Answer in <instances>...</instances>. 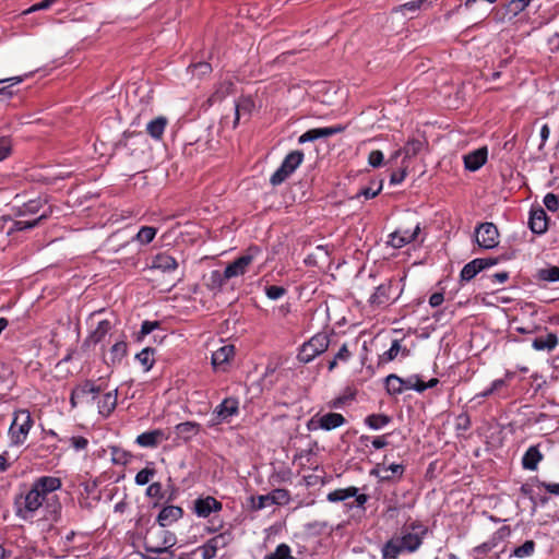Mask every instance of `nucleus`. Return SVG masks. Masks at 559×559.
<instances>
[{"label": "nucleus", "mask_w": 559, "mask_h": 559, "mask_svg": "<svg viewBox=\"0 0 559 559\" xmlns=\"http://www.w3.org/2000/svg\"><path fill=\"white\" fill-rule=\"evenodd\" d=\"M61 486L62 481L59 477L40 476L36 478L27 490L15 496V515L21 520L32 521L39 510H43L45 520L57 522L61 512V503L53 492Z\"/></svg>", "instance_id": "1"}, {"label": "nucleus", "mask_w": 559, "mask_h": 559, "mask_svg": "<svg viewBox=\"0 0 559 559\" xmlns=\"http://www.w3.org/2000/svg\"><path fill=\"white\" fill-rule=\"evenodd\" d=\"M156 533L153 530H148L144 537V549L152 556L150 559H173L174 551L171 548L177 543V537L174 533L167 530H160L158 532L162 542H155Z\"/></svg>", "instance_id": "2"}, {"label": "nucleus", "mask_w": 559, "mask_h": 559, "mask_svg": "<svg viewBox=\"0 0 559 559\" xmlns=\"http://www.w3.org/2000/svg\"><path fill=\"white\" fill-rule=\"evenodd\" d=\"M329 334L325 332L317 333L308 342L302 344L297 358L300 362L308 364L317 356L323 354L329 348Z\"/></svg>", "instance_id": "3"}, {"label": "nucleus", "mask_w": 559, "mask_h": 559, "mask_svg": "<svg viewBox=\"0 0 559 559\" xmlns=\"http://www.w3.org/2000/svg\"><path fill=\"white\" fill-rule=\"evenodd\" d=\"M32 426L33 419L29 412L26 409L16 411L9 428L11 443L14 445L24 443Z\"/></svg>", "instance_id": "4"}, {"label": "nucleus", "mask_w": 559, "mask_h": 559, "mask_svg": "<svg viewBox=\"0 0 559 559\" xmlns=\"http://www.w3.org/2000/svg\"><path fill=\"white\" fill-rule=\"evenodd\" d=\"M304 153L301 151H293L282 162L277 170L271 176L270 182L272 186H280L283 183L302 163Z\"/></svg>", "instance_id": "5"}, {"label": "nucleus", "mask_w": 559, "mask_h": 559, "mask_svg": "<svg viewBox=\"0 0 559 559\" xmlns=\"http://www.w3.org/2000/svg\"><path fill=\"white\" fill-rule=\"evenodd\" d=\"M261 254V249L257 246L249 247L248 250L234 262L229 263L224 270V277H237L247 272L248 266Z\"/></svg>", "instance_id": "6"}, {"label": "nucleus", "mask_w": 559, "mask_h": 559, "mask_svg": "<svg viewBox=\"0 0 559 559\" xmlns=\"http://www.w3.org/2000/svg\"><path fill=\"white\" fill-rule=\"evenodd\" d=\"M251 508L262 510L271 506H285L290 501V493L287 489L277 488L266 495L251 497Z\"/></svg>", "instance_id": "7"}, {"label": "nucleus", "mask_w": 559, "mask_h": 559, "mask_svg": "<svg viewBox=\"0 0 559 559\" xmlns=\"http://www.w3.org/2000/svg\"><path fill=\"white\" fill-rule=\"evenodd\" d=\"M239 412V402L235 397H226L217 405L212 412L209 420L210 427L218 426L223 423H228L229 419L237 415Z\"/></svg>", "instance_id": "8"}, {"label": "nucleus", "mask_w": 559, "mask_h": 559, "mask_svg": "<svg viewBox=\"0 0 559 559\" xmlns=\"http://www.w3.org/2000/svg\"><path fill=\"white\" fill-rule=\"evenodd\" d=\"M346 424L345 417L340 413H326L323 415L316 414L307 424L308 430L322 429L325 431L333 430Z\"/></svg>", "instance_id": "9"}, {"label": "nucleus", "mask_w": 559, "mask_h": 559, "mask_svg": "<svg viewBox=\"0 0 559 559\" xmlns=\"http://www.w3.org/2000/svg\"><path fill=\"white\" fill-rule=\"evenodd\" d=\"M475 240L483 249H493L499 245V231L493 223H481L475 228Z\"/></svg>", "instance_id": "10"}, {"label": "nucleus", "mask_w": 559, "mask_h": 559, "mask_svg": "<svg viewBox=\"0 0 559 559\" xmlns=\"http://www.w3.org/2000/svg\"><path fill=\"white\" fill-rule=\"evenodd\" d=\"M393 280H386L378 285L370 295L368 302L372 308H380L394 302L399 295L392 298Z\"/></svg>", "instance_id": "11"}, {"label": "nucleus", "mask_w": 559, "mask_h": 559, "mask_svg": "<svg viewBox=\"0 0 559 559\" xmlns=\"http://www.w3.org/2000/svg\"><path fill=\"white\" fill-rule=\"evenodd\" d=\"M358 491L359 489L354 486L340 488L329 492L326 499L330 502H342L346 501L348 498H355V506L365 509V504L369 497L365 493H358Z\"/></svg>", "instance_id": "12"}, {"label": "nucleus", "mask_w": 559, "mask_h": 559, "mask_svg": "<svg viewBox=\"0 0 559 559\" xmlns=\"http://www.w3.org/2000/svg\"><path fill=\"white\" fill-rule=\"evenodd\" d=\"M233 540V534L229 531L219 533L214 537L210 538L202 546V557L203 559H213L215 558L217 551L227 547Z\"/></svg>", "instance_id": "13"}, {"label": "nucleus", "mask_w": 559, "mask_h": 559, "mask_svg": "<svg viewBox=\"0 0 559 559\" xmlns=\"http://www.w3.org/2000/svg\"><path fill=\"white\" fill-rule=\"evenodd\" d=\"M420 231V224L417 223L413 228L400 227L389 236L388 243L393 248L400 249L414 241Z\"/></svg>", "instance_id": "14"}, {"label": "nucleus", "mask_w": 559, "mask_h": 559, "mask_svg": "<svg viewBox=\"0 0 559 559\" xmlns=\"http://www.w3.org/2000/svg\"><path fill=\"white\" fill-rule=\"evenodd\" d=\"M222 509V502L212 496L200 497L193 501V512L199 518H209L212 513L219 512Z\"/></svg>", "instance_id": "15"}, {"label": "nucleus", "mask_w": 559, "mask_h": 559, "mask_svg": "<svg viewBox=\"0 0 559 559\" xmlns=\"http://www.w3.org/2000/svg\"><path fill=\"white\" fill-rule=\"evenodd\" d=\"M235 355L234 345H224L213 352L212 354V366L215 371H226L230 359Z\"/></svg>", "instance_id": "16"}, {"label": "nucleus", "mask_w": 559, "mask_h": 559, "mask_svg": "<svg viewBox=\"0 0 559 559\" xmlns=\"http://www.w3.org/2000/svg\"><path fill=\"white\" fill-rule=\"evenodd\" d=\"M344 130H345V127L341 126V124L333 126V127L310 129L299 136L298 142L300 144H304L306 142L314 141L320 138H329V136L335 135L337 133H341Z\"/></svg>", "instance_id": "17"}, {"label": "nucleus", "mask_w": 559, "mask_h": 559, "mask_svg": "<svg viewBox=\"0 0 559 559\" xmlns=\"http://www.w3.org/2000/svg\"><path fill=\"white\" fill-rule=\"evenodd\" d=\"M183 515V510L178 506H166L164 507L157 518L156 522L164 530L167 526H170Z\"/></svg>", "instance_id": "18"}, {"label": "nucleus", "mask_w": 559, "mask_h": 559, "mask_svg": "<svg viewBox=\"0 0 559 559\" xmlns=\"http://www.w3.org/2000/svg\"><path fill=\"white\" fill-rule=\"evenodd\" d=\"M111 330V322L109 320H102L97 323V326L91 331L85 341L83 342L82 347H90L99 344L105 336Z\"/></svg>", "instance_id": "19"}, {"label": "nucleus", "mask_w": 559, "mask_h": 559, "mask_svg": "<svg viewBox=\"0 0 559 559\" xmlns=\"http://www.w3.org/2000/svg\"><path fill=\"white\" fill-rule=\"evenodd\" d=\"M167 440L162 429H154L139 435L135 442L142 448H157L162 441Z\"/></svg>", "instance_id": "20"}, {"label": "nucleus", "mask_w": 559, "mask_h": 559, "mask_svg": "<svg viewBox=\"0 0 559 559\" xmlns=\"http://www.w3.org/2000/svg\"><path fill=\"white\" fill-rule=\"evenodd\" d=\"M528 225L534 234L542 235L547 230V214L543 207L531 210Z\"/></svg>", "instance_id": "21"}, {"label": "nucleus", "mask_w": 559, "mask_h": 559, "mask_svg": "<svg viewBox=\"0 0 559 559\" xmlns=\"http://www.w3.org/2000/svg\"><path fill=\"white\" fill-rule=\"evenodd\" d=\"M488 150L486 146L479 147L464 155L465 168L471 171L478 170L487 160Z\"/></svg>", "instance_id": "22"}, {"label": "nucleus", "mask_w": 559, "mask_h": 559, "mask_svg": "<svg viewBox=\"0 0 559 559\" xmlns=\"http://www.w3.org/2000/svg\"><path fill=\"white\" fill-rule=\"evenodd\" d=\"M178 267L177 260L167 252L157 253L151 264V269L159 270L162 272H173Z\"/></svg>", "instance_id": "23"}, {"label": "nucleus", "mask_w": 559, "mask_h": 559, "mask_svg": "<svg viewBox=\"0 0 559 559\" xmlns=\"http://www.w3.org/2000/svg\"><path fill=\"white\" fill-rule=\"evenodd\" d=\"M544 455L539 451L538 445H531L522 457V466L527 471H536Z\"/></svg>", "instance_id": "24"}, {"label": "nucleus", "mask_w": 559, "mask_h": 559, "mask_svg": "<svg viewBox=\"0 0 559 559\" xmlns=\"http://www.w3.org/2000/svg\"><path fill=\"white\" fill-rule=\"evenodd\" d=\"M116 406L117 390H114L112 392H107L98 399V413L104 417H108L115 411Z\"/></svg>", "instance_id": "25"}, {"label": "nucleus", "mask_w": 559, "mask_h": 559, "mask_svg": "<svg viewBox=\"0 0 559 559\" xmlns=\"http://www.w3.org/2000/svg\"><path fill=\"white\" fill-rule=\"evenodd\" d=\"M200 424L195 421H185L178 424L175 429L180 439L189 441L200 432Z\"/></svg>", "instance_id": "26"}, {"label": "nucleus", "mask_w": 559, "mask_h": 559, "mask_svg": "<svg viewBox=\"0 0 559 559\" xmlns=\"http://www.w3.org/2000/svg\"><path fill=\"white\" fill-rule=\"evenodd\" d=\"M425 146V141L419 139H411L406 142L403 147V159L402 164L408 165L407 160L417 156Z\"/></svg>", "instance_id": "27"}, {"label": "nucleus", "mask_w": 559, "mask_h": 559, "mask_svg": "<svg viewBox=\"0 0 559 559\" xmlns=\"http://www.w3.org/2000/svg\"><path fill=\"white\" fill-rule=\"evenodd\" d=\"M168 123L167 118L160 116L151 120L146 126V132L155 140H162L165 128Z\"/></svg>", "instance_id": "28"}, {"label": "nucleus", "mask_w": 559, "mask_h": 559, "mask_svg": "<svg viewBox=\"0 0 559 559\" xmlns=\"http://www.w3.org/2000/svg\"><path fill=\"white\" fill-rule=\"evenodd\" d=\"M534 277L539 282H559V266L550 265L547 267L538 269Z\"/></svg>", "instance_id": "29"}, {"label": "nucleus", "mask_w": 559, "mask_h": 559, "mask_svg": "<svg viewBox=\"0 0 559 559\" xmlns=\"http://www.w3.org/2000/svg\"><path fill=\"white\" fill-rule=\"evenodd\" d=\"M558 344V337L554 333H548L546 336L536 337L532 346L536 350H552Z\"/></svg>", "instance_id": "30"}, {"label": "nucleus", "mask_w": 559, "mask_h": 559, "mask_svg": "<svg viewBox=\"0 0 559 559\" xmlns=\"http://www.w3.org/2000/svg\"><path fill=\"white\" fill-rule=\"evenodd\" d=\"M403 550L399 538H391L381 549L382 559H396Z\"/></svg>", "instance_id": "31"}, {"label": "nucleus", "mask_w": 559, "mask_h": 559, "mask_svg": "<svg viewBox=\"0 0 559 559\" xmlns=\"http://www.w3.org/2000/svg\"><path fill=\"white\" fill-rule=\"evenodd\" d=\"M364 421L370 429L380 430L388 426L392 421V418L385 414H371L368 415Z\"/></svg>", "instance_id": "32"}, {"label": "nucleus", "mask_w": 559, "mask_h": 559, "mask_svg": "<svg viewBox=\"0 0 559 559\" xmlns=\"http://www.w3.org/2000/svg\"><path fill=\"white\" fill-rule=\"evenodd\" d=\"M234 83L231 81H223L221 82L214 93L210 96L209 103L212 105L214 103L223 100L226 96L233 93Z\"/></svg>", "instance_id": "33"}, {"label": "nucleus", "mask_w": 559, "mask_h": 559, "mask_svg": "<svg viewBox=\"0 0 559 559\" xmlns=\"http://www.w3.org/2000/svg\"><path fill=\"white\" fill-rule=\"evenodd\" d=\"M480 263V261L474 259L467 264H465L460 273V281L469 282L471 280H473L481 271Z\"/></svg>", "instance_id": "34"}, {"label": "nucleus", "mask_w": 559, "mask_h": 559, "mask_svg": "<svg viewBox=\"0 0 559 559\" xmlns=\"http://www.w3.org/2000/svg\"><path fill=\"white\" fill-rule=\"evenodd\" d=\"M403 549L413 552L421 545V537L418 534L407 533L399 538Z\"/></svg>", "instance_id": "35"}, {"label": "nucleus", "mask_w": 559, "mask_h": 559, "mask_svg": "<svg viewBox=\"0 0 559 559\" xmlns=\"http://www.w3.org/2000/svg\"><path fill=\"white\" fill-rule=\"evenodd\" d=\"M48 213L47 212H44L41 213L37 218H34V219H29V221H15L12 225V230H15V231H22V230H26V229H31V228H34L36 227L39 222H41L43 219L47 218L48 217Z\"/></svg>", "instance_id": "36"}, {"label": "nucleus", "mask_w": 559, "mask_h": 559, "mask_svg": "<svg viewBox=\"0 0 559 559\" xmlns=\"http://www.w3.org/2000/svg\"><path fill=\"white\" fill-rule=\"evenodd\" d=\"M154 353L155 350L153 348L145 347L135 356L136 360H139V362L144 367L145 371H148L154 365Z\"/></svg>", "instance_id": "37"}, {"label": "nucleus", "mask_w": 559, "mask_h": 559, "mask_svg": "<svg viewBox=\"0 0 559 559\" xmlns=\"http://www.w3.org/2000/svg\"><path fill=\"white\" fill-rule=\"evenodd\" d=\"M401 377L397 374L391 373L385 378V389L390 395H399L403 393V388L401 385Z\"/></svg>", "instance_id": "38"}, {"label": "nucleus", "mask_w": 559, "mask_h": 559, "mask_svg": "<svg viewBox=\"0 0 559 559\" xmlns=\"http://www.w3.org/2000/svg\"><path fill=\"white\" fill-rule=\"evenodd\" d=\"M157 229L152 226H143L140 228L133 240H136L141 245L150 243L156 236Z\"/></svg>", "instance_id": "39"}, {"label": "nucleus", "mask_w": 559, "mask_h": 559, "mask_svg": "<svg viewBox=\"0 0 559 559\" xmlns=\"http://www.w3.org/2000/svg\"><path fill=\"white\" fill-rule=\"evenodd\" d=\"M401 385L403 388V392L406 390H415L416 392H424L425 386L421 385V379L418 374L409 376L406 379L401 378Z\"/></svg>", "instance_id": "40"}, {"label": "nucleus", "mask_w": 559, "mask_h": 559, "mask_svg": "<svg viewBox=\"0 0 559 559\" xmlns=\"http://www.w3.org/2000/svg\"><path fill=\"white\" fill-rule=\"evenodd\" d=\"M265 559H297L292 555V549L287 544H280L275 550L265 556Z\"/></svg>", "instance_id": "41"}, {"label": "nucleus", "mask_w": 559, "mask_h": 559, "mask_svg": "<svg viewBox=\"0 0 559 559\" xmlns=\"http://www.w3.org/2000/svg\"><path fill=\"white\" fill-rule=\"evenodd\" d=\"M110 452L111 461L114 462V464L127 465L132 457V455L129 452L118 447H111Z\"/></svg>", "instance_id": "42"}, {"label": "nucleus", "mask_w": 559, "mask_h": 559, "mask_svg": "<svg viewBox=\"0 0 559 559\" xmlns=\"http://www.w3.org/2000/svg\"><path fill=\"white\" fill-rule=\"evenodd\" d=\"M43 206L41 200H31L24 203L17 211L19 216L34 215L39 212Z\"/></svg>", "instance_id": "43"}, {"label": "nucleus", "mask_w": 559, "mask_h": 559, "mask_svg": "<svg viewBox=\"0 0 559 559\" xmlns=\"http://www.w3.org/2000/svg\"><path fill=\"white\" fill-rule=\"evenodd\" d=\"M223 275H224V272H221L218 270L212 271L211 275H210V282L207 284L209 288L212 290L222 289V287L226 284V282L228 280H230L229 277H224Z\"/></svg>", "instance_id": "44"}, {"label": "nucleus", "mask_w": 559, "mask_h": 559, "mask_svg": "<svg viewBox=\"0 0 559 559\" xmlns=\"http://www.w3.org/2000/svg\"><path fill=\"white\" fill-rule=\"evenodd\" d=\"M75 389L79 391L81 397L87 394H92L93 400H95L102 391V388L99 385H95L94 382L90 380H86L84 383L78 385Z\"/></svg>", "instance_id": "45"}, {"label": "nucleus", "mask_w": 559, "mask_h": 559, "mask_svg": "<svg viewBox=\"0 0 559 559\" xmlns=\"http://www.w3.org/2000/svg\"><path fill=\"white\" fill-rule=\"evenodd\" d=\"M535 550V543L534 540H526L523 545L514 548V550L511 554V557L516 558H526L534 554Z\"/></svg>", "instance_id": "46"}, {"label": "nucleus", "mask_w": 559, "mask_h": 559, "mask_svg": "<svg viewBox=\"0 0 559 559\" xmlns=\"http://www.w3.org/2000/svg\"><path fill=\"white\" fill-rule=\"evenodd\" d=\"M503 531H504V528H501L497 533H495L488 542H485L484 544H481L480 546L477 547V551L487 554L491 549H493L498 545V543H500L502 540V538H503L502 532Z\"/></svg>", "instance_id": "47"}, {"label": "nucleus", "mask_w": 559, "mask_h": 559, "mask_svg": "<svg viewBox=\"0 0 559 559\" xmlns=\"http://www.w3.org/2000/svg\"><path fill=\"white\" fill-rule=\"evenodd\" d=\"M24 76H12L0 80V95L11 96L13 93L10 90L12 85L22 83Z\"/></svg>", "instance_id": "48"}, {"label": "nucleus", "mask_w": 559, "mask_h": 559, "mask_svg": "<svg viewBox=\"0 0 559 559\" xmlns=\"http://www.w3.org/2000/svg\"><path fill=\"white\" fill-rule=\"evenodd\" d=\"M127 354V344L126 342H117L112 345L111 349H110V355H111V361L115 364V362H120L121 359L126 356Z\"/></svg>", "instance_id": "49"}, {"label": "nucleus", "mask_w": 559, "mask_h": 559, "mask_svg": "<svg viewBox=\"0 0 559 559\" xmlns=\"http://www.w3.org/2000/svg\"><path fill=\"white\" fill-rule=\"evenodd\" d=\"M531 1L532 0H511L507 4V11L511 13L512 16H516L530 5Z\"/></svg>", "instance_id": "50"}, {"label": "nucleus", "mask_w": 559, "mask_h": 559, "mask_svg": "<svg viewBox=\"0 0 559 559\" xmlns=\"http://www.w3.org/2000/svg\"><path fill=\"white\" fill-rule=\"evenodd\" d=\"M402 350V346L399 340H394L391 347L384 352L381 356V361H392L396 358L399 353Z\"/></svg>", "instance_id": "51"}, {"label": "nucleus", "mask_w": 559, "mask_h": 559, "mask_svg": "<svg viewBox=\"0 0 559 559\" xmlns=\"http://www.w3.org/2000/svg\"><path fill=\"white\" fill-rule=\"evenodd\" d=\"M154 475H155L154 468L145 467V468L141 469L140 472H138V474L135 475V478H134L135 484L139 486H144L150 483L151 478Z\"/></svg>", "instance_id": "52"}, {"label": "nucleus", "mask_w": 559, "mask_h": 559, "mask_svg": "<svg viewBox=\"0 0 559 559\" xmlns=\"http://www.w3.org/2000/svg\"><path fill=\"white\" fill-rule=\"evenodd\" d=\"M382 187H383V181L380 180L378 182V186L376 189H372L371 187H366V188H362L359 190V192L356 194L355 198H359V197H364L365 199H372L374 197H377L381 190H382Z\"/></svg>", "instance_id": "53"}, {"label": "nucleus", "mask_w": 559, "mask_h": 559, "mask_svg": "<svg viewBox=\"0 0 559 559\" xmlns=\"http://www.w3.org/2000/svg\"><path fill=\"white\" fill-rule=\"evenodd\" d=\"M368 164L373 168H379L384 164V155L380 150H373L368 155Z\"/></svg>", "instance_id": "54"}, {"label": "nucleus", "mask_w": 559, "mask_h": 559, "mask_svg": "<svg viewBox=\"0 0 559 559\" xmlns=\"http://www.w3.org/2000/svg\"><path fill=\"white\" fill-rule=\"evenodd\" d=\"M286 293L287 290L282 286L270 285L265 287V295L272 300L282 298Z\"/></svg>", "instance_id": "55"}, {"label": "nucleus", "mask_w": 559, "mask_h": 559, "mask_svg": "<svg viewBox=\"0 0 559 559\" xmlns=\"http://www.w3.org/2000/svg\"><path fill=\"white\" fill-rule=\"evenodd\" d=\"M251 106L252 103L249 99H243L235 104V126L239 122L240 115L242 112L248 114L250 111Z\"/></svg>", "instance_id": "56"}, {"label": "nucleus", "mask_w": 559, "mask_h": 559, "mask_svg": "<svg viewBox=\"0 0 559 559\" xmlns=\"http://www.w3.org/2000/svg\"><path fill=\"white\" fill-rule=\"evenodd\" d=\"M67 441L70 443V445L75 451L85 450L87 448V445H88V440L85 437H82V436H73V437L67 439Z\"/></svg>", "instance_id": "57"}, {"label": "nucleus", "mask_w": 559, "mask_h": 559, "mask_svg": "<svg viewBox=\"0 0 559 559\" xmlns=\"http://www.w3.org/2000/svg\"><path fill=\"white\" fill-rule=\"evenodd\" d=\"M408 165L402 164V168L399 171H393L390 176L391 185H400L404 181L407 175Z\"/></svg>", "instance_id": "58"}, {"label": "nucleus", "mask_w": 559, "mask_h": 559, "mask_svg": "<svg viewBox=\"0 0 559 559\" xmlns=\"http://www.w3.org/2000/svg\"><path fill=\"white\" fill-rule=\"evenodd\" d=\"M544 204L547 210L556 212L559 209V198L554 193H547L544 198Z\"/></svg>", "instance_id": "59"}, {"label": "nucleus", "mask_w": 559, "mask_h": 559, "mask_svg": "<svg viewBox=\"0 0 559 559\" xmlns=\"http://www.w3.org/2000/svg\"><path fill=\"white\" fill-rule=\"evenodd\" d=\"M157 321H144L141 325V330L138 336V340H142L144 336L148 335L151 332H153L158 326Z\"/></svg>", "instance_id": "60"}, {"label": "nucleus", "mask_w": 559, "mask_h": 559, "mask_svg": "<svg viewBox=\"0 0 559 559\" xmlns=\"http://www.w3.org/2000/svg\"><path fill=\"white\" fill-rule=\"evenodd\" d=\"M12 151L11 140L9 138L0 139V162L5 159Z\"/></svg>", "instance_id": "61"}, {"label": "nucleus", "mask_w": 559, "mask_h": 559, "mask_svg": "<svg viewBox=\"0 0 559 559\" xmlns=\"http://www.w3.org/2000/svg\"><path fill=\"white\" fill-rule=\"evenodd\" d=\"M58 0H43L36 4H33L31 8L25 10L23 14H29L32 12L38 11V10H46L49 9L52 4H55Z\"/></svg>", "instance_id": "62"}, {"label": "nucleus", "mask_w": 559, "mask_h": 559, "mask_svg": "<svg viewBox=\"0 0 559 559\" xmlns=\"http://www.w3.org/2000/svg\"><path fill=\"white\" fill-rule=\"evenodd\" d=\"M475 13L476 17L484 20L488 15V7L483 1H477L474 7V10H469Z\"/></svg>", "instance_id": "63"}, {"label": "nucleus", "mask_w": 559, "mask_h": 559, "mask_svg": "<svg viewBox=\"0 0 559 559\" xmlns=\"http://www.w3.org/2000/svg\"><path fill=\"white\" fill-rule=\"evenodd\" d=\"M338 361L346 362L352 357V353L349 352L346 344H343L338 352L334 356Z\"/></svg>", "instance_id": "64"}]
</instances>
